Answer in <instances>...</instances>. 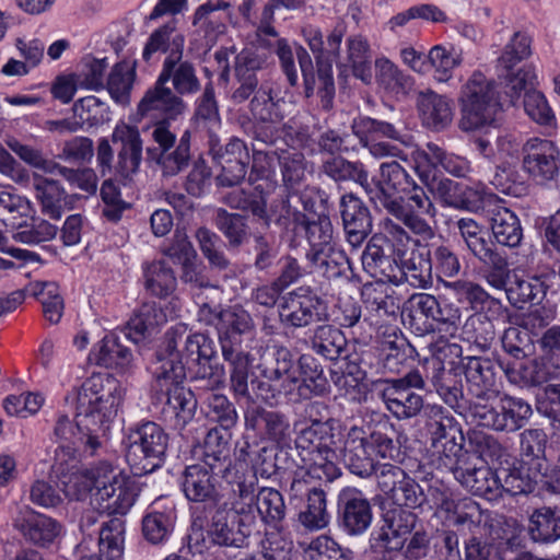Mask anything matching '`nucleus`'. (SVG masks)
<instances>
[{
    "label": "nucleus",
    "mask_w": 560,
    "mask_h": 560,
    "mask_svg": "<svg viewBox=\"0 0 560 560\" xmlns=\"http://www.w3.org/2000/svg\"><path fill=\"white\" fill-rule=\"evenodd\" d=\"M125 390L109 374H93L74 392L77 428L84 452L94 455L108 440Z\"/></svg>",
    "instance_id": "1"
},
{
    "label": "nucleus",
    "mask_w": 560,
    "mask_h": 560,
    "mask_svg": "<svg viewBox=\"0 0 560 560\" xmlns=\"http://www.w3.org/2000/svg\"><path fill=\"white\" fill-rule=\"evenodd\" d=\"M186 327L179 325L165 334L163 352L158 354L164 361L156 372V388L166 397L163 415L174 422L175 429L182 430L194 417L197 399L194 393L178 382L184 376L183 351L178 346L184 343Z\"/></svg>",
    "instance_id": "2"
},
{
    "label": "nucleus",
    "mask_w": 560,
    "mask_h": 560,
    "mask_svg": "<svg viewBox=\"0 0 560 560\" xmlns=\"http://www.w3.org/2000/svg\"><path fill=\"white\" fill-rule=\"evenodd\" d=\"M458 128L471 132L490 126L501 110L497 84L481 72H475L464 84L459 96Z\"/></svg>",
    "instance_id": "3"
},
{
    "label": "nucleus",
    "mask_w": 560,
    "mask_h": 560,
    "mask_svg": "<svg viewBox=\"0 0 560 560\" xmlns=\"http://www.w3.org/2000/svg\"><path fill=\"white\" fill-rule=\"evenodd\" d=\"M303 33L310 49L315 55L317 67L315 74L311 56L305 48L299 46L295 52L304 79V93L306 97L312 96L317 84L320 106L328 112L334 106L335 83L331 62L325 57L323 34L318 28L313 27L305 28Z\"/></svg>",
    "instance_id": "4"
},
{
    "label": "nucleus",
    "mask_w": 560,
    "mask_h": 560,
    "mask_svg": "<svg viewBox=\"0 0 560 560\" xmlns=\"http://www.w3.org/2000/svg\"><path fill=\"white\" fill-rule=\"evenodd\" d=\"M224 361L228 364L229 387L236 399L253 405L259 400L271 404L280 394V389L253 371V355L249 352L224 348Z\"/></svg>",
    "instance_id": "5"
},
{
    "label": "nucleus",
    "mask_w": 560,
    "mask_h": 560,
    "mask_svg": "<svg viewBox=\"0 0 560 560\" xmlns=\"http://www.w3.org/2000/svg\"><path fill=\"white\" fill-rule=\"evenodd\" d=\"M128 440L126 460L133 475L150 474L164 463L168 435L160 424L143 422L131 430Z\"/></svg>",
    "instance_id": "6"
},
{
    "label": "nucleus",
    "mask_w": 560,
    "mask_h": 560,
    "mask_svg": "<svg viewBox=\"0 0 560 560\" xmlns=\"http://www.w3.org/2000/svg\"><path fill=\"white\" fill-rule=\"evenodd\" d=\"M151 136L156 147L147 149V159L159 167L162 177H174L190 165L192 154L189 129L184 130L177 140L168 122H156Z\"/></svg>",
    "instance_id": "7"
},
{
    "label": "nucleus",
    "mask_w": 560,
    "mask_h": 560,
    "mask_svg": "<svg viewBox=\"0 0 560 560\" xmlns=\"http://www.w3.org/2000/svg\"><path fill=\"white\" fill-rule=\"evenodd\" d=\"M138 497L136 483L104 464V472L96 478V491L91 497L92 506L101 513L126 514Z\"/></svg>",
    "instance_id": "8"
},
{
    "label": "nucleus",
    "mask_w": 560,
    "mask_h": 560,
    "mask_svg": "<svg viewBox=\"0 0 560 560\" xmlns=\"http://www.w3.org/2000/svg\"><path fill=\"white\" fill-rule=\"evenodd\" d=\"M472 417L480 425L500 432H515L523 428L532 416L529 404L521 398L504 395L491 405L474 402L470 406Z\"/></svg>",
    "instance_id": "9"
},
{
    "label": "nucleus",
    "mask_w": 560,
    "mask_h": 560,
    "mask_svg": "<svg viewBox=\"0 0 560 560\" xmlns=\"http://www.w3.org/2000/svg\"><path fill=\"white\" fill-rule=\"evenodd\" d=\"M252 95L248 109L254 119V137L265 144H272L280 137L283 102L276 98L269 82H261Z\"/></svg>",
    "instance_id": "10"
},
{
    "label": "nucleus",
    "mask_w": 560,
    "mask_h": 560,
    "mask_svg": "<svg viewBox=\"0 0 560 560\" xmlns=\"http://www.w3.org/2000/svg\"><path fill=\"white\" fill-rule=\"evenodd\" d=\"M384 383L381 397L397 419H410L421 412L423 397L412 390L421 389L425 384L418 370H411L402 377L386 380Z\"/></svg>",
    "instance_id": "11"
},
{
    "label": "nucleus",
    "mask_w": 560,
    "mask_h": 560,
    "mask_svg": "<svg viewBox=\"0 0 560 560\" xmlns=\"http://www.w3.org/2000/svg\"><path fill=\"white\" fill-rule=\"evenodd\" d=\"M408 194V203H404V199L398 197L395 200H387L385 209L415 234L432 237L434 231L422 217L434 218L436 215V208L425 190L416 185L415 182L409 188Z\"/></svg>",
    "instance_id": "12"
},
{
    "label": "nucleus",
    "mask_w": 560,
    "mask_h": 560,
    "mask_svg": "<svg viewBox=\"0 0 560 560\" xmlns=\"http://www.w3.org/2000/svg\"><path fill=\"white\" fill-rule=\"evenodd\" d=\"M209 153L212 160L221 167L220 173L215 177L219 186L232 187L244 180L250 154L243 140L232 138L225 145H221L219 139L211 137Z\"/></svg>",
    "instance_id": "13"
},
{
    "label": "nucleus",
    "mask_w": 560,
    "mask_h": 560,
    "mask_svg": "<svg viewBox=\"0 0 560 560\" xmlns=\"http://www.w3.org/2000/svg\"><path fill=\"white\" fill-rule=\"evenodd\" d=\"M270 69L269 55L258 48H244L235 57L234 71L238 86L232 93L234 103L241 104L247 101L260 86L261 82H268Z\"/></svg>",
    "instance_id": "14"
},
{
    "label": "nucleus",
    "mask_w": 560,
    "mask_h": 560,
    "mask_svg": "<svg viewBox=\"0 0 560 560\" xmlns=\"http://www.w3.org/2000/svg\"><path fill=\"white\" fill-rule=\"evenodd\" d=\"M187 108L184 100L158 77L138 104V113L143 117L159 118L158 122L176 120Z\"/></svg>",
    "instance_id": "15"
},
{
    "label": "nucleus",
    "mask_w": 560,
    "mask_h": 560,
    "mask_svg": "<svg viewBox=\"0 0 560 560\" xmlns=\"http://www.w3.org/2000/svg\"><path fill=\"white\" fill-rule=\"evenodd\" d=\"M472 455H464L455 467V479L472 494L487 500L499 499L497 483V469L492 470L488 465L476 463Z\"/></svg>",
    "instance_id": "16"
},
{
    "label": "nucleus",
    "mask_w": 560,
    "mask_h": 560,
    "mask_svg": "<svg viewBox=\"0 0 560 560\" xmlns=\"http://www.w3.org/2000/svg\"><path fill=\"white\" fill-rule=\"evenodd\" d=\"M340 215L347 242L360 246L372 232V215L369 207L358 196L347 192L339 201Z\"/></svg>",
    "instance_id": "17"
},
{
    "label": "nucleus",
    "mask_w": 560,
    "mask_h": 560,
    "mask_svg": "<svg viewBox=\"0 0 560 560\" xmlns=\"http://www.w3.org/2000/svg\"><path fill=\"white\" fill-rule=\"evenodd\" d=\"M523 166L539 182L553 179L559 171L560 152L549 140L530 139L523 147Z\"/></svg>",
    "instance_id": "18"
},
{
    "label": "nucleus",
    "mask_w": 560,
    "mask_h": 560,
    "mask_svg": "<svg viewBox=\"0 0 560 560\" xmlns=\"http://www.w3.org/2000/svg\"><path fill=\"white\" fill-rule=\"evenodd\" d=\"M112 142L119 145L117 152V172L124 177L138 173L143 151V141L137 127L128 124H118L113 133Z\"/></svg>",
    "instance_id": "19"
},
{
    "label": "nucleus",
    "mask_w": 560,
    "mask_h": 560,
    "mask_svg": "<svg viewBox=\"0 0 560 560\" xmlns=\"http://www.w3.org/2000/svg\"><path fill=\"white\" fill-rule=\"evenodd\" d=\"M211 469L205 464H194L187 466L182 474V488L185 497L190 502L209 503L218 506L222 495L218 489L217 482Z\"/></svg>",
    "instance_id": "20"
},
{
    "label": "nucleus",
    "mask_w": 560,
    "mask_h": 560,
    "mask_svg": "<svg viewBox=\"0 0 560 560\" xmlns=\"http://www.w3.org/2000/svg\"><path fill=\"white\" fill-rule=\"evenodd\" d=\"M340 524L350 535L364 533L372 522L370 501L357 488H345L339 493Z\"/></svg>",
    "instance_id": "21"
},
{
    "label": "nucleus",
    "mask_w": 560,
    "mask_h": 560,
    "mask_svg": "<svg viewBox=\"0 0 560 560\" xmlns=\"http://www.w3.org/2000/svg\"><path fill=\"white\" fill-rule=\"evenodd\" d=\"M280 317L289 326L303 328L326 319V314L318 298L290 292L283 298Z\"/></svg>",
    "instance_id": "22"
},
{
    "label": "nucleus",
    "mask_w": 560,
    "mask_h": 560,
    "mask_svg": "<svg viewBox=\"0 0 560 560\" xmlns=\"http://www.w3.org/2000/svg\"><path fill=\"white\" fill-rule=\"evenodd\" d=\"M428 187L444 207L467 211H476L479 208V191L462 182L448 177H433Z\"/></svg>",
    "instance_id": "23"
},
{
    "label": "nucleus",
    "mask_w": 560,
    "mask_h": 560,
    "mask_svg": "<svg viewBox=\"0 0 560 560\" xmlns=\"http://www.w3.org/2000/svg\"><path fill=\"white\" fill-rule=\"evenodd\" d=\"M341 458L353 475L370 477L376 471V464L368 445V434L362 428L352 427L346 436Z\"/></svg>",
    "instance_id": "24"
},
{
    "label": "nucleus",
    "mask_w": 560,
    "mask_h": 560,
    "mask_svg": "<svg viewBox=\"0 0 560 560\" xmlns=\"http://www.w3.org/2000/svg\"><path fill=\"white\" fill-rule=\"evenodd\" d=\"M13 526L28 542L38 547L51 545L62 529L56 520L31 510L21 511Z\"/></svg>",
    "instance_id": "25"
},
{
    "label": "nucleus",
    "mask_w": 560,
    "mask_h": 560,
    "mask_svg": "<svg viewBox=\"0 0 560 560\" xmlns=\"http://www.w3.org/2000/svg\"><path fill=\"white\" fill-rule=\"evenodd\" d=\"M505 374L511 383L523 386H539L551 380L560 378V357L552 355L540 360L536 359L528 364L521 365L520 369L508 365Z\"/></svg>",
    "instance_id": "26"
},
{
    "label": "nucleus",
    "mask_w": 560,
    "mask_h": 560,
    "mask_svg": "<svg viewBox=\"0 0 560 560\" xmlns=\"http://www.w3.org/2000/svg\"><path fill=\"white\" fill-rule=\"evenodd\" d=\"M231 431L210 429L203 441L202 464L209 467L213 474L228 479L232 468L230 441Z\"/></svg>",
    "instance_id": "27"
},
{
    "label": "nucleus",
    "mask_w": 560,
    "mask_h": 560,
    "mask_svg": "<svg viewBox=\"0 0 560 560\" xmlns=\"http://www.w3.org/2000/svg\"><path fill=\"white\" fill-rule=\"evenodd\" d=\"M306 258L328 280L349 281L352 277L350 259L341 249L331 246L310 249Z\"/></svg>",
    "instance_id": "28"
},
{
    "label": "nucleus",
    "mask_w": 560,
    "mask_h": 560,
    "mask_svg": "<svg viewBox=\"0 0 560 560\" xmlns=\"http://www.w3.org/2000/svg\"><path fill=\"white\" fill-rule=\"evenodd\" d=\"M417 107L423 122L435 131L444 130L453 121L452 101L432 90L418 93Z\"/></svg>",
    "instance_id": "29"
},
{
    "label": "nucleus",
    "mask_w": 560,
    "mask_h": 560,
    "mask_svg": "<svg viewBox=\"0 0 560 560\" xmlns=\"http://www.w3.org/2000/svg\"><path fill=\"white\" fill-rule=\"evenodd\" d=\"M236 514L226 503L219 504L211 517L208 534L213 545L225 548H244V535L237 529Z\"/></svg>",
    "instance_id": "30"
},
{
    "label": "nucleus",
    "mask_w": 560,
    "mask_h": 560,
    "mask_svg": "<svg viewBox=\"0 0 560 560\" xmlns=\"http://www.w3.org/2000/svg\"><path fill=\"white\" fill-rule=\"evenodd\" d=\"M380 240L373 236L366 244L361 256L362 267L376 280L399 284L401 283L399 265L393 257L385 255L383 247L377 243Z\"/></svg>",
    "instance_id": "31"
},
{
    "label": "nucleus",
    "mask_w": 560,
    "mask_h": 560,
    "mask_svg": "<svg viewBox=\"0 0 560 560\" xmlns=\"http://www.w3.org/2000/svg\"><path fill=\"white\" fill-rule=\"evenodd\" d=\"M244 421L246 430H252L276 442L285 439L290 427L283 413L267 410L260 406L248 408L244 415Z\"/></svg>",
    "instance_id": "32"
},
{
    "label": "nucleus",
    "mask_w": 560,
    "mask_h": 560,
    "mask_svg": "<svg viewBox=\"0 0 560 560\" xmlns=\"http://www.w3.org/2000/svg\"><path fill=\"white\" fill-rule=\"evenodd\" d=\"M253 329L254 320L250 314L243 307L235 305L224 308L223 315H221V326L218 331L222 357L224 358V348L243 351L236 337L249 334Z\"/></svg>",
    "instance_id": "33"
},
{
    "label": "nucleus",
    "mask_w": 560,
    "mask_h": 560,
    "mask_svg": "<svg viewBox=\"0 0 560 560\" xmlns=\"http://www.w3.org/2000/svg\"><path fill=\"white\" fill-rule=\"evenodd\" d=\"M413 182L411 175L398 161L383 162L380 165V175L375 180L382 206L385 208L387 200L397 199L396 194L408 191Z\"/></svg>",
    "instance_id": "34"
},
{
    "label": "nucleus",
    "mask_w": 560,
    "mask_h": 560,
    "mask_svg": "<svg viewBox=\"0 0 560 560\" xmlns=\"http://www.w3.org/2000/svg\"><path fill=\"white\" fill-rule=\"evenodd\" d=\"M159 78L165 83L171 81L173 90L180 97L196 94L201 88L195 66L183 58L165 59Z\"/></svg>",
    "instance_id": "35"
},
{
    "label": "nucleus",
    "mask_w": 560,
    "mask_h": 560,
    "mask_svg": "<svg viewBox=\"0 0 560 560\" xmlns=\"http://www.w3.org/2000/svg\"><path fill=\"white\" fill-rule=\"evenodd\" d=\"M298 360L293 353L279 347L275 351L273 363L262 370V376L280 389V394H289L298 385Z\"/></svg>",
    "instance_id": "36"
},
{
    "label": "nucleus",
    "mask_w": 560,
    "mask_h": 560,
    "mask_svg": "<svg viewBox=\"0 0 560 560\" xmlns=\"http://www.w3.org/2000/svg\"><path fill=\"white\" fill-rule=\"evenodd\" d=\"M184 44V36L173 24L167 23L150 35L142 51V59L149 63L156 54H167L165 59L183 58Z\"/></svg>",
    "instance_id": "37"
},
{
    "label": "nucleus",
    "mask_w": 560,
    "mask_h": 560,
    "mask_svg": "<svg viewBox=\"0 0 560 560\" xmlns=\"http://www.w3.org/2000/svg\"><path fill=\"white\" fill-rule=\"evenodd\" d=\"M165 322V314L155 303H143L120 332L127 340L138 343Z\"/></svg>",
    "instance_id": "38"
},
{
    "label": "nucleus",
    "mask_w": 560,
    "mask_h": 560,
    "mask_svg": "<svg viewBox=\"0 0 560 560\" xmlns=\"http://www.w3.org/2000/svg\"><path fill=\"white\" fill-rule=\"evenodd\" d=\"M469 389L477 398H482L487 390L495 384V363L489 358L466 357L460 360Z\"/></svg>",
    "instance_id": "39"
},
{
    "label": "nucleus",
    "mask_w": 560,
    "mask_h": 560,
    "mask_svg": "<svg viewBox=\"0 0 560 560\" xmlns=\"http://www.w3.org/2000/svg\"><path fill=\"white\" fill-rule=\"evenodd\" d=\"M312 350L330 361L339 359L346 351L348 341L342 330L331 324H318L310 337Z\"/></svg>",
    "instance_id": "40"
},
{
    "label": "nucleus",
    "mask_w": 560,
    "mask_h": 560,
    "mask_svg": "<svg viewBox=\"0 0 560 560\" xmlns=\"http://www.w3.org/2000/svg\"><path fill=\"white\" fill-rule=\"evenodd\" d=\"M127 340L120 329L106 335L96 357V363L107 369L126 370L130 366L133 355L125 343Z\"/></svg>",
    "instance_id": "41"
},
{
    "label": "nucleus",
    "mask_w": 560,
    "mask_h": 560,
    "mask_svg": "<svg viewBox=\"0 0 560 560\" xmlns=\"http://www.w3.org/2000/svg\"><path fill=\"white\" fill-rule=\"evenodd\" d=\"M339 68H351L354 77L369 84L372 80L371 54L368 40L361 35L347 39L346 57L338 60Z\"/></svg>",
    "instance_id": "42"
},
{
    "label": "nucleus",
    "mask_w": 560,
    "mask_h": 560,
    "mask_svg": "<svg viewBox=\"0 0 560 560\" xmlns=\"http://www.w3.org/2000/svg\"><path fill=\"white\" fill-rule=\"evenodd\" d=\"M528 534L533 541L550 544L560 539V509L541 506L529 516Z\"/></svg>",
    "instance_id": "43"
},
{
    "label": "nucleus",
    "mask_w": 560,
    "mask_h": 560,
    "mask_svg": "<svg viewBox=\"0 0 560 560\" xmlns=\"http://www.w3.org/2000/svg\"><path fill=\"white\" fill-rule=\"evenodd\" d=\"M298 454L314 450H327L336 444L335 428L331 419L327 421L312 420L311 424L302 429L294 441Z\"/></svg>",
    "instance_id": "44"
},
{
    "label": "nucleus",
    "mask_w": 560,
    "mask_h": 560,
    "mask_svg": "<svg viewBox=\"0 0 560 560\" xmlns=\"http://www.w3.org/2000/svg\"><path fill=\"white\" fill-rule=\"evenodd\" d=\"M34 189L40 202L42 212L50 219L59 220L66 205V191L59 182L34 174Z\"/></svg>",
    "instance_id": "45"
},
{
    "label": "nucleus",
    "mask_w": 560,
    "mask_h": 560,
    "mask_svg": "<svg viewBox=\"0 0 560 560\" xmlns=\"http://www.w3.org/2000/svg\"><path fill=\"white\" fill-rule=\"evenodd\" d=\"M320 174L336 183L349 182L369 186V173L361 162L349 161L341 155H334L323 161L319 167Z\"/></svg>",
    "instance_id": "46"
},
{
    "label": "nucleus",
    "mask_w": 560,
    "mask_h": 560,
    "mask_svg": "<svg viewBox=\"0 0 560 560\" xmlns=\"http://www.w3.org/2000/svg\"><path fill=\"white\" fill-rule=\"evenodd\" d=\"M100 555L90 560H120L124 553L125 522L114 517L102 525L98 537Z\"/></svg>",
    "instance_id": "47"
},
{
    "label": "nucleus",
    "mask_w": 560,
    "mask_h": 560,
    "mask_svg": "<svg viewBox=\"0 0 560 560\" xmlns=\"http://www.w3.org/2000/svg\"><path fill=\"white\" fill-rule=\"evenodd\" d=\"M491 230L495 241L503 246L516 247L523 238L517 217L504 207H498L493 210Z\"/></svg>",
    "instance_id": "48"
},
{
    "label": "nucleus",
    "mask_w": 560,
    "mask_h": 560,
    "mask_svg": "<svg viewBox=\"0 0 560 560\" xmlns=\"http://www.w3.org/2000/svg\"><path fill=\"white\" fill-rule=\"evenodd\" d=\"M104 464L100 463L92 468L80 467L68 476L61 478V485L66 497L71 500H82L93 489L96 491V478L104 472Z\"/></svg>",
    "instance_id": "49"
},
{
    "label": "nucleus",
    "mask_w": 560,
    "mask_h": 560,
    "mask_svg": "<svg viewBox=\"0 0 560 560\" xmlns=\"http://www.w3.org/2000/svg\"><path fill=\"white\" fill-rule=\"evenodd\" d=\"M298 521L308 530H320L328 526L330 515L323 489L307 491L306 504L304 510L300 511Z\"/></svg>",
    "instance_id": "50"
},
{
    "label": "nucleus",
    "mask_w": 560,
    "mask_h": 560,
    "mask_svg": "<svg viewBox=\"0 0 560 560\" xmlns=\"http://www.w3.org/2000/svg\"><path fill=\"white\" fill-rule=\"evenodd\" d=\"M546 289L544 281L538 277L514 276L505 289V293L513 306L522 307L525 303L540 302L546 294Z\"/></svg>",
    "instance_id": "51"
},
{
    "label": "nucleus",
    "mask_w": 560,
    "mask_h": 560,
    "mask_svg": "<svg viewBox=\"0 0 560 560\" xmlns=\"http://www.w3.org/2000/svg\"><path fill=\"white\" fill-rule=\"evenodd\" d=\"M432 266L430 250L412 252L410 257L399 266L401 282H408L415 288H428L431 284Z\"/></svg>",
    "instance_id": "52"
},
{
    "label": "nucleus",
    "mask_w": 560,
    "mask_h": 560,
    "mask_svg": "<svg viewBox=\"0 0 560 560\" xmlns=\"http://www.w3.org/2000/svg\"><path fill=\"white\" fill-rule=\"evenodd\" d=\"M311 454H299L302 465L300 468L312 478L326 479L332 481L340 475L339 468L330 459L334 455L332 446L327 450H314Z\"/></svg>",
    "instance_id": "53"
},
{
    "label": "nucleus",
    "mask_w": 560,
    "mask_h": 560,
    "mask_svg": "<svg viewBox=\"0 0 560 560\" xmlns=\"http://www.w3.org/2000/svg\"><path fill=\"white\" fill-rule=\"evenodd\" d=\"M431 444L434 448H440V444L462 438V429L452 416L445 415L440 406L430 408V419L427 423Z\"/></svg>",
    "instance_id": "54"
},
{
    "label": "nucleus",
    "mask_w": 560,
    "mask_h": 560,
    "mask_svg": "<svg viewBox=\"0 0 560 560\" xmlns=\"http://www.w3.org/2000/svg\"><path fill=\"white\" fill-rule=\"evenodd\" d=\"M214 224L228 240L231 248L241 247L248 237L247 219L240 213H231L219 208L215 211Z\"/></svg>",
    "instance_id": "55"
},
{
    "label": "nucleus",
    "mask_w": 560,
    "mask_h": 560,
    "mask_svg": "<svg viewBox=\"0 0 560 560\" xmlns=\"http://www.w3.org/2000/svg\"><path fill=\"white\" fill-rule=\"evenodd\" d=\"M295 228L305 233L311 245V249H319L320 247H330L329 243L332 238V224L330 219L325 214L300 215Z\"/></svg>",
    "instance_id": "56"
},
{
    "label": "nucleus",
    "mask_w": 560,
    "mask_h": 560,
    "mask_svg": "<svg viewBox=\"0 0 560 560\" xmlns=\"http://www.w3.org/2000/svg\"><path fill=\"white\" fill-rule=\"evenodd\" d=\"M223 201L232 209L250 212L264 226H269L271 219L267 211V201L261 195L235 189L226 194Z\"/></svg>",
    "instance_id": "57"
},
{
    "label": "nucleus",
    "mask_w": 560,
    "mask_h": 560,
    "mask_svg": "<svg viewBox=\"0 0 560 560\" xmlns=\"http://www.w3.org/2000/svg\"><path fill=\"white\" fill-rule=\"evenodd\" d=\"M469 453L476 457V463L488 465L501 460L506 455V448L490 434L474 431L468 434Z\"/></svg>",
    "instance_id": "58"
},
{
    "label": "nucleus",
    "mask_w": 560,
    "mask_h": 560,
    "mask_svg": "<svg viewBox=\"0 0 560 560\" xmlns=\"http://www.w3.org/2000/svg\"><path fill=\"white\" fill-rule=\"evenodd\" d=\"M459 234L470 254L480 259L497 247L486 237L482 226L471 218H462L456 223Z\"/></svg>",
    "instance_id": "59"
},
{
    "label": "nucleus",
    "mask_w": 560,
    "mask_h": 560,
    "mask_svg": "<svg viewBox=\"0 0 560 560\" xmlns=\"http://www.w3.org/2000/svg\"><path fill=\"white\" fill-rule=\"evenodd\" d=\"M256 511L264 524L277 525L285 516L282 494L273 488H261L256 495Z\"/></svg>",
    "instance_id": "60"
},
{
    "label": "nucleus",
    "mask_w": 560,
    "mask_h": 560,
    "mask_svg": "<svg viewBox=\"0 0 560 560\" xmlns=\"http://www.w3.org/2000/svg\"><path fill=\"white\" fill-rule=\"evenodd\" d=\"M503 351L515 360H524L534 353L535 346L528 330L516 323L506 328L501 338Z\"/></svg>",
    "instance_id": "61"
},
{
    "label": "nucleus",
    "mask_w": 560,
    "mask_h": 560,
    "mask_svg": "<svg viewBox=\"0 0 560 560\" xmlns=\"http://www.w3.org/2000/svg\"><path fill=\"white\" fill-rule=\"evenodd\" d=\"M208 417L218 423L213 429L231 431L238 421L235 405L223 394L212 393L207 398Z\"/></svg>",
    "instance_id": "62"
},
{
    "label": "nucleus",
    "mask_w": 560,
    "mask_h": 560,
    "mask_svg": "<svg viewBox=\"0 0 560 560\" xmlns=\"http://www.w3.org/2000/svg\"><path fill=\"white\" fill-rule=\"evenodd\" d=\"M382 351L383 369L389 373L398 374L412 357L415 349L404 337L395 336L393 340L382 342Z\"/></svg>",
    "instance_id": "63"
},
{
    "label": "nucleus",
    "mask_w": 560,
    "mask_h": 560,
    "mask_svg": "<svg viewBox=\"0 0 560 560\" xmlns=\"http://www.w3.org/2000/svg\"><path fill=\"white\" fill-rule=\"evenodd\" d=\"M495 479L499 487V498L502 497L503 492L517 495L533 490L532 479L522 467H500L497 469Z\"/></svg>",
    "instance_id": "64"
}]
</instances>
